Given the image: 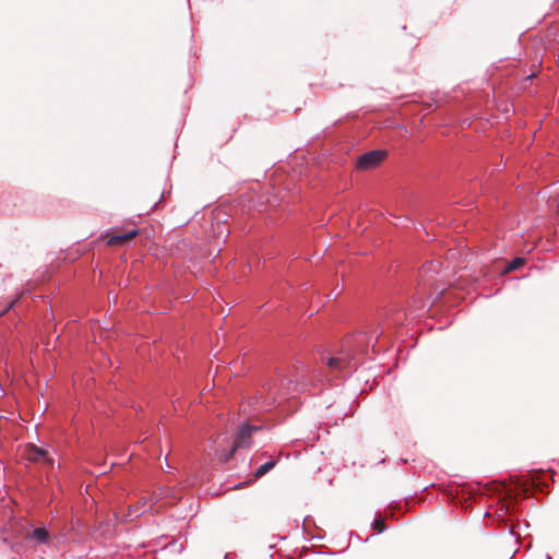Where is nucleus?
Listing matches in <instances>:
<instances>
[{"label": "nucleus", "mask_w": 559, "mask_h": 559, "mask_svg": "<svg viewBox=\"0 0 559 559\" xmlns=\"http://www.w3.org/2000/svg\"><path fill=\"white\" fill-rule=\"evenodd\" d=\"M29 457L32 461H43L49 465L53 464V460L49 456L48 451L34 444L29 448Z\"/></svg>", "instance_id": "obj_5"}, {"label": "nucleus", "mask_w": 559, "mask_h": 559, "mask_svg": "<svg viewBox=\"0 0 559 559\" xmlns=\"http://www.w3.org/2000/svg\"><path fill=\"white\" fill-rule=\"evenodd\" d=\"M139 234V229H131L130 231L114 235L108 239V243L111 246L122 245L128 240L132 239Z\"/></svg>", "instance_id": "obj_6"}, {"label": "nucleus", "mask_w": 559, "mask_h": 559, "mask_svg": "<svg viewBox=\"0 0 559 559\" xmlns=\"http://www.w3.org/2000/svg\"><path fill=\"white\" fill-rule=\"evenodd\" d=\"M257 430H259V427H257V426H252L250 424L241 425L239 427L237 436L233 442L231 449L227 452H222L219 454V460L223 463L228 462L234 456L237 449L248 445L249 438L251 437L252 432L257 431Z\"/></svg>", "instance_id": "obj_2"}, {"label": "nucleus", "mask_w": 559, "mask_h": 559, "mask_svg": "<svg viewBox=\"0 0 559 559\" xmlns=\"http://www.w3.org/2000/svg\"><path fill=\"white\" fill-rule=\"evenodd\" d=\"M275 466V462L274 461H267L265 463H263L262 465H260L257 471L254 472V477L255 478H260L262 476H264L266 473H269L273 467Z\"/></svg>", "instance_id": "obj_9"}, {"label": "nucleus", "mask_w": 559, "mask_h": 559, "mask_svg": "<svg viewBox=\"0 0 559 559\" xmlns=\"http://www.w3.org/2000/svg\"><path fill=\"white\" fill-rule=\"evenodd\" d=\"M120 521L118 513L114 514V520H106L99 523L97 532L104 537H112L116 534V523Z\"/></svg>", "instance_id": "obj_4"}, {"label": "nucleus", "mask_w": 559, "mask_h": 559, "mask_svg": "<svg viewBox=\"0 0 559 559\" xmlns=\"http://www.w3.org/2000/svg\"><path fill=\"white\" fill-rule=\"evenodd\" d=\"M371 527L378 533H382L385 530V525L382 520H374L373 523H371Z\"/></svg>", "instance_id": "obj_12"}, {"label": "nucleus", "mask_w": 559, "mask_h": 559, "mask_svg": "<svg viewBox=\"0 0 559 559\" xmlns=\"http://www.w3.org/2000/svg\"><path fill=\"white\" fill-rule=\"evenodd\" d=\"M310 378L306 373L305 367L296 369L292 378L284 377L272 384H269V391L282 399L294 396L295 393L308 390Z\"/></svg>", "instance_id": "obj_1"}, {"label": "nucleus", "mask_w": 559, "mask_h": 559, "mask_svg": "<svg viewBox=\"0 0 559 559\" xmlns=\"http://www.w3.org/2000/svg\"><path fill=\"white\" fill-rule=\"evenodd\" d=\"M16 302V300L14 301H11L8 304L7 308H5V311L10 310L11 308H13L14 304Z\"/></svg>", "instance_id": "obj_13"}, {"label": "nucleus", "mask_w": 559, "mask_h": 559, "mask_svg": "<svg viewBox=\"0 0 559 559\" xmlns=\"http://www.w3.org/2000/svg\"><path fill=\"white\" fill-rule=\"evenodd\" d=\"M143 512L144 511L141 510L140 504L132 506L129 508L128 514L122 521H127L128 518H130V520H133L134 518L140 516Z\"/></svg>", "instance_id": "obj_10"}, {"label": "nucleus", "mask_w": 559, "mask_h": 559, "mask_svg": "<svg viewBox=\"0 0 559 559\" xmlns=\"http://www.w3.org/2000/svg\"><path fill=\"white\" fill-rule=\"evenodd\" d=\"M523 264H524V259H522V258H515V259H513V260L509 263V265H508V267H507V271H509V272H510V271H515V270H518V269H519L521 265H523Z\"/></svg>", "instance_id": "obj_11"}, {"label": "nucleus", "mask_w": 559, "mask_h": 559, "mask_svg": "<svg viewBox=\"0 0 559 559\" xmlns=\"http://www.w3.org/2000/svg\"><path fill=\"white\" fill-rule=\"evenodd\" d=\"M348 365V361L344 357H330L328 359V366L333 370H338Z\"/></svg>", "instance_id": "obj_8"}, {"label": "nucleus", "mask_w": 559, "mask_h": 559, "mask_svg": "<svg viewBox=\"0 0 559 559\" xmlns=\"http://www.w3.org/2000/svg\"><path fill=\"white\" fill-rule=\"evenodd\" d=\"M31 538L36 540L37 543L39 544H47L48 540H49V533L47 531V528L45 527H38V528H35L32 533H31Z\"/></svg>", "instance_id": "obj_7"}, {"label": "nucleus", "mask_w": 559, "mask_h": 559, "mask_svg": "<svg viewBox=\"0 0 559 559\" xmlns=\"http://www.w3.org/2000/svg\"><path fill=\"white\" fill-rule=\"evenodd\" d=\"M385 157L382 150H373L360 155L357 159V167L360 169H370L378 166Z\"/></svg>", "instance_id": "obj_3"}]
</instances>
